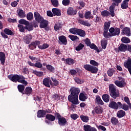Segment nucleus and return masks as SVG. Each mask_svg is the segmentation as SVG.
Wrapping results in <instances>:
<instances>
[{"label": "nucleus", "mask_w": 131, "mask_h": 131, "mask_svg": "<svg viewBox=\"0 0 131 131\" xmlns=\"http://www.w3.org/2000/svg\"><path fill=\"white\" fill-rule=\"evenodd\" d=\"M90 64H85L83 66V68L85 69V70L87 71H89V72H91V73H93L96 74L97 72L99 71L98 68L96 67L99 66V63L94 60H90Z\"/></svg>", "instance_id": "nucleus-1"}, {"label": "nucleus", "mask_w": 131, "mask_h": 131, "mask_svg": "<svg viewBox=\"0 0 131 131\" xmlns=\"http://www.w3.org/2000/svg\"><path fill=\"white\" fill-rule=\"evenodd\" d=\"M8 78L13 81V82H20V83H23L24 85H27L28 84V82L26 80H25V78L23 75H10L8 76Z\"/></svg>", "instance_id": "nucleus-2"}, {"label": "nucleus", "mask_w": 131, "mask_h": 131, "mask_svg": "<svg viewBox=\"0 0 131 131\" xmlns=\"http://www.w3.org/2000/svg\"><path fill=\"white\" fill-rule=\"evenodd\" d=\"M110 93L111 97L114 99H116L117 97H119V92L116 90V86L113 84L109 85Z\"/></svg>", "instance_id": "nucleus-3"}, {"label": "nucleus", "mask_w": 131, "mask_h": 131, "mask_svg": "<svg viewBox=\"0 0 131 131\" xmlns=\"http://www.w3.org/2000/svg\"><path fill=\"white\" fill-rule=\"evenodd\" d=\"M55 116L57 117V119H58V124L61 126H64L67 124V120L61 116V115L58 113H55Z\"/></svg>", "instance_id": "nucleus-4"}, {"label": "nucleus", "mask_w": 131, "mask_h": 131, "mask_svg": "<svg viewBox=\"0 0 131 131\" xmlns=\"http://www.w3.org/2000/svg\"><path fill=\"white\" fill-rule=\"evenodd\" d=\"M68 100L74 105H78L79 101H78V96L75 95H69L68 97Z\"/></svg>", "instance_id": "nucleus-5"}, {"label": "nucleus", "mask_w": 131, "mask_h": 131, "mask_svg": "<svg viewBox=\"0 0 131 131\" xmlns=\"http://www.w3.org/2000/svg\"><path fill=\"white\" fill-rule=\"evenodd\" d=\"M109 32L112 37L116 36V35H119V34H120V29L119 28H114L112 27L109 29Z\"/></svg>", "instance_id": "nucleus-6"}, {"label": "nucleus", "mask_w": 131, "mask_h": 131, "mask_svg": "<svg viewBox=\"0 0 131 131\" xmlns=\"http://www.w3.org/2000/svg\"><path fill=\"white\" fill-rule=\"evenodd\" d=\"M119 79L120 81L116 80L115 81V84L118 86V88H124L125 86V82L122 78L119 77Z\"/></svg>", "instance_id": "nucleus-7"}, {"label": "nucleus", "mask_w": 131, "mask_h": 131, "mask_svg": "<svg viewBox=\"0 0 131 131\" xmlns=\"http://www.w3.org/2000/svg\"><path fill=\"white\" fill-rule=\"evenodd\" d=\"M42 83L47 88H51V85H53V82L50 78H45L43 79Z\"/></svg>", "instance_id": "nucleus-8"}, {"label": "nucleus", "mask_w": 131, "mask_h": 131, "mask_svg": "<svg viewBox=\"0 0 131 131\" xmlns=\"http://www.w3.org/2000/svg\"><path fill=\"white\" fill-rule=\"evenodd\" d=\"M70 92L71 95L78 97V95H79V93H80V90H79V88H77L72 87L70 89Z\"/></svg>", "instance_id": "nucleus-9"}, {"label": "nucleus", "mask_w": 131, "mask_h": 131, "mask_svg": "<svg viewBox=\"0 0 131 131\" xmlns=\"http://www.w3.org/2000/svg\"><path fill=\"white\" fill-rule=\"evenodd\" d=\"M40 45V41L39 40H36L34 42H31L29 45V48L30 50H34V49H36V46H37L38 48V46Z\"/></svg>", "instance_id": "nucleus-10"}, {"label": "nucleus", "mask_w": 131, "mask_h": 131, "mask_svg": "<svg viewBox=\"0 0 131 131\" xmlns=\"http://www.w3.org/2000/svg\"><path fill=\"white\" fill-rule=\"evenodd\" d=\"M67 14L69 16H74L77 14V10L74 9L73 7H69L67 9Z\"/></svg>", "instance_id": "nucleus-11"}, {"label": "nucleus", "mask_w": 131, "mask_h": 131, "mask_svg": "<svg viewBox=\"0 0 131 131\" xmlns=\"http://www.w3.org/2000/svg\"><path fill=\"white\" fill-rule=\"evenodd\" d=\"M121 34H122V35H126V36H130V29L128 27L123 28Z\"/></svg>", "instance_id": "nucleus-12"}, {"label": "nucleus", "mask_w": 131, "mask_h": 131, "mask_svg": "<svg viewBox=\"0 0 131 131\" xmlns=\"http://www.w3.org/2000/svg\"><path fill=\"white\" fill-rule=\"evenodd\" d=\"M34 15L35 20L37 21V22H38V23L41 22V21L43 20V17H42V16H41L40 14L38 12H35Z\"/></svg>", "instance_id": "nucleus-13"}, {"label": "nucleus", "mask_w": 131, "mask_h": 131, "mask_svg": "<svg viewBox=\"0 0 131 131\" xmlns=\"http://www.w3.org/2000/svg\"><path fill=\"white\" fill-rule=\"evenodd\" d=\"M31 39H32V35H31V34H28L26 36H25L23 38L24 42L28 45L30 43Z\"/></svg>", "instance_id": "nucleus-14"}, {"label": "nucleus", "mask_w": 131, "mask_h": 131, "mask_svg": "<svg viewBox=\"0 0 131 131\" xmlns=\"http://www.w3.org/2000/svg\"><path fill=\"white\" fill-rule=\"evenodd\" d=\"M109 107L112 108V109H115V110H117L119 107V104L118 102L116 103L115 101H112L109 104Z\"/></svg>", "instance_id": "nucleus-15"}, {"label": "nucleus", "mask_w": 131, "mask_h": 131, "mask_svg": "<svg viewBox=\"0 0 131 131\" xmlns=\"http://www.w3.org/2000/svg\"><path fill=\"white\" fill-rule=\"evenodd\" d=\"M52 12L54 16H61V10L58 8H53L52 9Z\"/></svg>", "instance_id": "nucleus-16"}, {"label": "nucleus", "mask_w": 131, "mask_h": 131, "mask_svg": "<svg viewBox=\"0 0 131 131\" xmlns=\"http://www.w3.org/2000/svg\"><path fill=\"white\" fill-rule=\"evenodd\" d=\"M118 104H119V107H120L121 109H123L125 111H127V110H128V107H129V106L127 105L126 104H122L120 102H118Z\"/></svg>", "instance_id": "nucleus-17"}, {"label": "nucleus", "mask_w": 131, "mask_h": 131, "mask_svg": "<svg viewBox=\"0 0 131 131\" xmlns=\"http://www.w3.org/2000/svg\"><path fill=\"white\" fill-rule=\"evenodd\" d=\"M58 39L62 45H64V46L67 45V39L65 36L62 35L59 36Z\"/></svg>", "instance_id": "nucleus-18"}, {"label": "nucleus", "mask_w": 131, "mask_h": 131, "mask_svg": "<svg viewBox=\"0 0 131 131\" xmlns=\"http://www.w3.org/2000/svg\"><path fill=\"white\" fill-rule=\"evenodd\" d=\"M79 99L80 101L84 102L88 99V95L84 93H81L79 96Z\"/></svg>", "instance_id": "nucleus-19"}, {"label": "nucleus", "mask_w": 131, "mask_h": 131, "mask_svg": "<svg viewBox=\"0 0 131 131\" xmlns=\"http://www.w3.org/2000/svg\"><path fill=\"white\" fill-rule=\"evenodd\" d=\"M115 4L112 3V5L110 7V11L111 13V15L112 17H114L115 16V13L114 12V10H115Z\"/></svg>", "instance_id": "nucleus-20"}, {"label": "nucleus", "mask_w": 131, "mask_h": 131, "mask_svg": "<svg viewBox=\"0 0 131 131\" xmlns=\"http://www.w3.org/2000/svg\"><path fill=\"white\" fill-rule=\"evenodd\" d=\"M0 60L1 64L4 65L6 62V55L5 53H4V52H0Z\"/></svg>", "instance_id": "nucleus-21"}, {"label": "nucleus", "mask_w": 131, "mask_h": 131, "mask_svg": "<svg viewBox=\"0 0 131 131\" xmlns=\"http://www.w3.org/2000/svg\"><path fill=\"white\" fill-rule=\"evenodd\" d=\"M46 114H47L46 111L40 110L37 112V116L39 118L45 117Z\"/></svg>", "instance_id": "nucleus-22"}, {"label": "nucleus", "mask_w": 131, "mask_h": 131, "mask_svg": "<svg viewBox=\"0 0 131 131\" xmlns=\"http://www.w3.org/2000/svg\"><path fill=\"white\" fill-rule=\"evenodd\" d=\"M39 23H40V28H46V27L48 26V24H49V22L45 20V19H43V20Z\"/></svg>", "instance_id": "nucleus-23"}, {"label": "nucleus", "mask_w": 131, "mask_h": 131, "mask_svg": "<svg viewBox=\"0 0 131 131\" xmlns=\"http://www.w3.org/2000/svg\"><path fill=\"white\" fill-rule=\"evenodd\" d=\"M118 50L120 51V52H125V51L127 50V46L124 44H121L118 47Z\"/></svg>", "instance_id": "nucleus-24"}, {"label": "nucleus", "mask_w": 131, "mask_h": 131, "mask_svg": "<svg viewBox=\"0 0 131 131\" xmlns=\"http://www.w3.org/2000/svg\"><path fill=\"white\" fill-rule=\"evenodd\" d=\"M95 102L97 103V104H98V105H104V102L101 99V97H100V96H96Z\"/></svg>", "instance_id": "nucleus-25"}, {"label": "nucleus", "mask_w": 131, "mask_h": 131, "mask_svg": "<svg viewBox=\"0 0 131 131\" xmlns=\"http://www.w3.org/2000/svg\"><path fill=\"white\" fill-rule=\"evenodd\" d=\"M17 14L20 18H24L26 16L25 12H24L22 9L17 10Z\"/></svg>", "instance_id": "nucleus-26"}, {"label": "nucleus", "mask_w": 131, "mask_h": 131, "mask_svg": "<svg viewBox=\"0 0 131 131\" xmlns=\"http://www.w3.org/2000/svg\"><path fill=\"white\" fill-rule=\"evenodd\" d=\"M75 63V60L74 59L68 58L66 59V64H68V65H73Z\"/></svg>", "instance_id": "nucleus-27"}, {"label": "nucleus", "mask_w": 131, "mask_h": 131, "mask_svg": "<svg viewBox=\"0 0 131 131\" xmlns=\"http://www.w3.org/2000/svg\"><path fill=\"white\" fill-rule=\"evenodd\" d=\"M78 23H80V24H81L82 25H84L85 26H91V24L89 23L88 21H84L81 19H79L78 20Z\"/></svg>", "instance_id": "nucleus-28"}, {"label": "nucleus", "mask_w": 131, "mask_h": 131, "mask_svg": "<svg viewBox=\"0 0 131 131\" xmlns=\"http://www.w3.org/2000/svg\"><path fill=\"white\" fill-rule=\"evenodd\" d=\"M95 111L96 114H102L103 113V108L101 106H97L95 107Z\"/></svg>", "instance_id": "nucleus-29"}, {"label": "nucleus", "mask_w": 131, "mask_h": 131, "mask_svg": "<svg viewBox=\"0 0 131 131\" xmlns=\"http://www.w3.org/2000/svg\"><path fill=\"white\" fill-rule=\"evenodd\" d=\"M46 118L50 121H54L56 119V117L51 114H47L46 116Z\"/></svg>", "instance_id": "nucleus-30"}, {"label": "nucleus", "mask_w": 131, "mask_h": 131, "mask_svg": "<svg viewBox=\"0 0 131 131\" xmlns=\"http://www.w3.org/2000/svg\"><path fill=\"white\" fill-rule=\"evenodd\" d=\"M125 115V112H124L123 110H120L118 112L117 114V116L119 118H121V117H123Z\"/></svg>", "instance_id": "nucleus-31"}, {"label": "nucleus", "mask_w": 131, "mask_h": 131, "mask_svg": "<svg viewBox=\"0 0 131 131\" xmlns=\"http://www.w3.org/2000/svg\"><path fill=\"white\" fill-rule=\"evenodd\" d=\"M107 40H105V39H103L101 40V47L102 49H103V50H105L107 47Z\"/></svg>", "instance_id": "nucleus-32"}, {"label": "nucleus", "mask_w": 131, "mask_h": 131, "mask_svg": "<svg viewBox=\"0 0 131 131\" xmlns=\"http://www.w3.org/2000/svg\"><path fill=\"white\" fill-rule=\"evenodd\" d=\"M102 99L106 103H108L110 100V96L108 94H104L102 95Z\"/></svg>", "instance_id": "nucleus-33"}, {"label": "nucleus", "mask_w": 131, "mask_h": 131, "mask_svg": "<svg viewBox=\"0 0 131 131\" xmlns=\"http://www.w3.org/2000/svg\"><path fill=\"white\" fill-rule=\"evenodd\" d=\"M89 47L90 48H91L92 50H95V51H96L97 53H100V50H99V48H98V47L96 46L94 43H92L89 45Z\"/></svg>", "instance_id": "nucleus-34"}, {"label": "nucleus", "mask_w": 131, "mask_h": 131, "mask_svg": "<svg viewBox=\"0 0 131 131\" xmlns=\"http://www.w3.org/2000/svg\"><path fill=\"white\" fill-rule=\"evenodd\" d=\"M80 118H81L83 122H89V120H90L88 116L81 115Z\"/></svg>", "instance_id": "nucleus-35"}, {"label": "nucleus", "mask_w": 131, "mask_h": 131, "mask_svg": "<svg viewBox=\"0 0 131 131\" xmlns=\"http://www.w3.org/2000/svg\"><path fill=\"white\" fill-rule=\"evenodd\" d=\"M121 8L123 9V10H126L128 8V3L125 1H123L121 4Z\"/></svg>", "instance_id": "nucleus-36"}, {"label": "nucleus", "mask_w": 131, "mask_h": 131, "mask_svg": "<svg viewBox=\"0 0 131 131\" xmlns=\"http://www.w3.org/2000/svg\"><path fill=\"white\" fill-rule=\"evenodd\" d=\"M50 47V45L47 43H43L42 45H39L38 49L40 50H46V49H48Z\"/></svg>", "instance_id": "nucleus-37"}, {"label": "nucleus", "mask_w": 131, "mask_h": 131, "mask_svg": "<svg viewBox=\"0 0 131 131\" xmlns=\"http://www.w3.org/2000/svg\"><path fill=\"white\" fill-rule=\"evenodd\" d=\"M121 40L123 43H129L130 42V39L127 37H123Z\"/></svg>", "instance_id": "nucleus-38"}, {"label": "nucleus", "mask_w": 131, "mask_h": 131, "mask_svg": "<svg viewBox=\"0 0 131 131\" xmlns=\"http://www.w3.org/2000/svg\"><path fill=\"white\" fill-rule=\"evenodd\" d=\"M77 34H78L80 36H81L82 37H83L84 36H85V32L83 31V30L78 29Z\"/></svg>", "instance_id": "nucleus-39"}, {"label": "nucleus", "mask_w": 131, "mask_h": 131, "mask_svg": "<svg viewBox=\"0 0 131 131\" xmlns=\"http://www.w3.org/2000/svg\"><path fill=\"white\" fill-rule=\"evenodd\" d=\"M25 93L26 94V95H30L31 93H32V88L30 86L27 87L25 89Z\"/></svg>", "instance_id": "nucleus-40"}, {"label": "nucleus", "mask_w": 131, "mask_h": 131, "mask_svg": "<svg viewBox=\"0 0 131 131\" xmlns=\"http://www.w3.org/2000/svg\"><path fill=\"white\" fill-rule=\"evenodd\" d=\"M92 15V12L91 11H88L85 13L84 17L85 19H93V16Z\"/></svg>", "instance_id": "nucleus-41"}, {"label": "nucleus", "mask_w": 131, "mask_h": 131, "mask_svg": "<svg viewBox=\"0 0 131 131\" xmlns=\"http://www.w3.org/2000/svg\"><path fill=\"white\" fill-rule=\"evenodd\" d=\"M111 24L109 21H106L104 23V31H108Z\"/></svg>", "instance_id": "nucleus-42"}, {"label": "nucleus", "mask_w": 131, "mask_h": 131, "mask_svg": "<svg viewBox=\"0 0 131 131\" xmlns=\"http://www.w3.org/2000/svg\"><path fill=\"white\" fill-rule=\"evenodd\" d=\"M4 32L6 34H7V35H13V31H12V30L8 29V28H5L4 30Z\"/></svg>", "instance_id": "nucleus-43"}, {"label": "nucleus", "mask_w": 131, "mask_h": 131, "mask_svg": "<svg viewBox=\"0 0 131 131\" xmlns=\"http://www.w3.org/2000/svg\"><path fill=\"white\" fill-rule=\"evenodd\" d=\"M18 22L19 24H23L24 25H26V26H28L29 25V22L24 19H20Z\"/></svg>", "instance_id": "nucleus-44"}, {"label": "nucleus", "mask_w": 131, "mask_h": 131, "mask_svg": "<svg viewBox=\"0 0 131 131\" xmlns=\"http://www.w3.org/2000/svg\"><path fill=\"white\" fill-rule=\"evenodd\" d=\"M103 36L105 38H109L110 37H112L111 33H108V31H104L103 32Z\"/></svg>", "instance_id": "nucleus-45"}, {"label": "nucleus", "mask_w": 131, "mask_h": 131, "mask_svg": "<svg viewBox=\"0 0 131 131\" xmlns=\"http://www.w3.org/2000/svg\"><path fill=\"white\" fill-rule=\"evenodd\" d=\"M33 73L36 75L37 76H39V77H41V76H43V72H38L37 71H33Z\"/></svg>", "instance_id": "nucleus-46"}, {"label": "nucleus", "mask_w": 131, "mask_h": 131, "mask_svg": "<svg viewBox=\"0 0 131 131\" xmlns=\"http://www.w3.org/2000/svg\"><path fill=\"white\" fill-rule=\"evenodd\" d=\"M17 89L19 93H23L24 90H25V86H24V85L19 84L17 86Z\"/></svg>", "instance_id": "nucleus-47"}, {"label": "nucleus", "mask_w": 131, "mask_h": 131, "mask_svg": "<svg viewBox=\"0 0 131 131\" xmlns=\"http://www.w3.org/2000/svg\"><path fill=\"white\" fill-rule=\"evenodd\" d=\"M27 19L29 20V21H31L33 19V14L32 12H29L27 14Z\"/></svg>", "instance_id": "nucleus-48"}, {"label": "nucleus", "mask_w": 131, "mask_h": 131, "mask_svg": "<svg viewBox=\"0 0 131 131\" xmlns=\"http://www.w3.org/2000/svg\"><path fill=\"white\" fill-rule=\"evenodd\" d=\"M62 28V24L60 23H57L54 26V30L55 31H57V30H59V29H61Z\"/></svg>", "instance_id": "nucleus-49"}, {"label": "nucleus", "mask_w": 131, "mask_h": 131, "mask_svg": "<svg viewBox=\"0 0 131 131\" xmlns=\"http://www.w3.org/2000/svg\"><path fill=\"white\" fill-rule=\"evenodd\" d=\"M46 68L50 72H54L55 71V68L50 64L46 66Z\"/></svg>", "instance_id": "nucleus-50"}, {"label": "nucleus", "mask_w": 131, "mask_h": 131, "mask_svg": "<svg viewBox=\"0 0 131 131\" xmlns=\"http://www.w3.org/2000/svg\"><path fill=\"white\" fill-rule=\"evenodd\" d=\"M69 31L70 33H72V34H77L78 29L75 28H71L69 30Z\"/></svg>", "instance_id": "nucleus-51"}, {"label": "nucleus", "mask_w": 131, "mask_h": 131, "mask_svg": "<svg viewBox=\"0 0 131 131\" xmlns=\"http://www.w3.org/2000/svg\"><path fill=\"white\" fill-rule=\"evenodd\" d=\"M101 15L102 17H108V16H110V12L107 10H104L101 12Z\"/></svg>", "instance_id": "nucleus-52"}, {"label": "nucleus", "mask_w": 131, "mask_h": 131, "mask_svg": "<svg viewBox=\"0 0 131 131\" xmlns=\"http://www.w3.org/2000/svg\"><path fill=\"white\" fill-rule=\"evenodd\" d=\"M68 37H69V38H70V39H71V40H72L73 41L79 39V38H78L77 36H74L73 35H69L68 36Z\"/></svg>", "instance_id": "nucleus-53"}, {"label": "nucleus", "mask_w": 131, "mask_h": 131, "mask_svg": "<svg viewBox=\"0 0 131 131\" xmlns=\"http://www.w3.org/2000/svg\"><path fill=\"white\" fill-rule=\"evenodd\" d=\"M51 2L53 6L55 7V8H58V7H59V1H58V0H51Z\"/></svg>", "instance_id": "nucleus-54"}, {"label": "nucleus", "mask_w": 131, "mask_h": 131, "mask_svg": "<svg viewBox=\"0 0 131 131\" xmlns=\"http://www.w3.org/2000/svg\"><path fill=\"white\" fill-rule=\"evenodd\" d=\"M111 122L114 125H116L118 123V119L115 117H113L111 119Z\"/></svg>", "instance_id": "nucleus-55"}, {"label": "nucleus", "mask_w": 131, "mask_h": 131, "mask_svg": "<svg viewBox=\"0 0 131 131\" xmlns=\"http://www.w3.org/2000/svg\"><path fill=\"white\" fill-rule=\"evenodd\" d=\"M124 101L125 102V103H127V105H128L129 109H131V103L130 101H129V98L125 96L124 97Z\"/></svg>", "instance_id": "nucleus-56"}, {"label": "nucleus", "mask_w": 131, "mask_h": 131, "mask_svg": "<svg viewBox=\"0 0 131 131\" xmlns=\"http://www.w3.org/2000/svg\"><path fill=\"white\" fill-rule=\"evenodd\" d=\"M83 48H84V45L80 43L77 47H76V51H79L80 50H82Z\"/></svg>", "instance_id": "nucleus-57"}, {"label": "nucleus", "mask_w": 131, "mask_h": 131, "mask_svg": "<svg viewBox=\"0 0 131 131\" xmlns=\"http://www.w3.org/2000/svg\"><path fill=\"white\" fill-rule=\"evenodd\" d=\"M74 80H75V82H76V83H77L78 84H81V83H83V80H82L77 77L75 78Z\"/></svg>", "instance_id": "nucleus-58"}, {"label": "nucleus", "mask_w": 131, "mask_h": 131, "mask_svg": "<svg viewBox=\"0 0 131 131\" xmlns=\"http://www.w3.org/2000/svg\"><path fill=\"white\" fill-rule=\"evenodd\" d=\"M62 4L63 6H69L70 5V0H62Z\"/></svg>", "instance_id": "nucleus-59"}, {"label": "nucleus", "mask_w": 131, "mask_h": 131, "mask_svg": "<svg viewBox=\"0 0 131 131\" xmlns=\"http://www.w3.org/2000/svg\"><path fill=\"white\" fill-rule=\"evenodd\" d=\"M92 126L90 125H84L83 126L84 130L85 131H90L92 129Z\"/></svg>", "instance_id": "nucleus-60"}, {"label": "nucleus", "mask_w": 131, "mask_h": 131, "mask_svg": "<svg viewBox=\"0 0 131 131\" xmlns=\"http://www.w3.org/2000/svg\"><path fill=\"white\" fill-rule=\"evenodd\" d=\"M114 73V69H109L108 71H107V74L108 75V76H112L113 75Z\"/></svg>", "instance_id": "nucleus-61"}, {"label": "nucleus", "mask_w": 131, "mask_h": 131, "mask_svg": "<svg viewBox=\"0 0 131 131\" xmlns=\"http://www.w3.org/2000/svg\"><path fill=\"white\" fill-rule=\"evenodd\" d=\"M51 79L55 85V86H57V85H58L59 84V81L57 80L56 78H51Z\"/></svg>", "instance_id": "nucleus-62"}, {"label": "nucleus", "mask_w": 131, "mask_h": 131, "mask_svg": "<svg viewBox=\"0 0 131 131\" xmlns=\"http://www.w3.org/2000/svg\"><path fill=\"white\" fill-rule=\"evenodd\" d=\"M29 58L31 60V61H32V62H38V59L35 57L29 56Z\"/></svg>", "instance_id": "nucleus-63"}, {"label": "nucleus", "mask_w": 131, "mask_h": 131, "mask_svg": "<svg viewBox=\"0 0 131 131\" xmlns=\"http://www.w3.org/2000/svg\"><path fill=\"white\" fill-rule=\"evenodd\" d=\"M18 27L20 32H24L25 31V30L24 29V26L22 25H18Z\"/></svg>", "instance_id": "nucleus-64"}]
</instances>
